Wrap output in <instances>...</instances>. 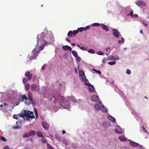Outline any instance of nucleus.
<instances>
[{
	"instance_id": "f257e3e1",
	"label": "nucleus",
	"mask_w": 149,
	"mask_h": 149,
	"mask_svg": "<svg viewBox=\"0 0 149 149\" xmlns=\"http://www.w3.org/2000/svg\"><path fill=\"white\" fill-rule=\"evenodd\" d=\"M40 36L38 35L37 37V44L36 47H39V49L42 50L44 47L45 45L48 43V41L50 40L51 38L49 35L47 33H45L42 34Z\"/></svg>"
},
{
	"instance_id": "f03ea898",
	"label": "nucleus",
	"mask_w": 149,
	"mask_h": 149,
	"mask_svg": "<svg viewBox=\"0 0 149 149\" xmlns=\"http://www.w3.org/2000/svg\"><path fill=\"white\" fill-rule=\"evenodd\" d=\"M39 50H40L39 49V47H37L36 46V48L33 50L31 54L29 55L28 57L29 59L31 60L36 58L39 53Z\"/></svg>"
},
{
	"instance_id": "7ed1b4c3",
	"label": "nucleus",
	"mask_w": 149,
	"mask_h": 149,
	"mask_svg": "<svg viewBox=\"0 0 149 149\" xmlns=\"http://www.w3.org/2000/svg\"><path fill=\"white\" fill-rule=\"evenodd\" d=\"M20 116L22 117L26 116L28 118H31V119L35 118V116L33 111H27L25 110L22 111Z\"/></svg>"
},
{
	"instance_id": "20e7f679",
	"label": "nucleus",
	"mask_w": 149,
	"mask_h": 149,
	"mask_svg": "<svg viewBox=\"0 0 149 149\" xmlns=\"http://www.w3.org/2000/svg\"><path fill=\"white\" fill-rule=\"evenodd\" d=\"M91 100L93 102H97V103H98L100 105L101 102L98 100L99 99L98 96L94 95L91 97Z\"/></svg>"
},
{
	"instance_id": "39448f33",
	"label": "nucleus",
	"mask_w": 149,
	"mask_h": 149,
	"mask_svg": "<svg viewBox=\"0 0 149 149\" xmlns=\"http://www.w3.org/2000/svg\"><path fill=\"white\" fill-rule=\"evenodd\" d=\"M135 3L139 7H143L146 6L145 2L141 0L136 1Z\"/></svg>"
},
{
	"instance_id": "423d86ee",
	"label": "nucleus",
	"mask_w": 149,
	"mask_h": 149,
	"mask_svg": "<svg viewBox=\"0 0 149 149\" xmlns=\"http://www.w3.org/2000/svg\"><path fill=\"white\" fill-rule=\"evenodd\" d=\"M25 76L27 77V79L29 81H30L32 77V75L29 71H27L25 74Z\"/></svg>"
},
{
	"instance_id": "0eeeda50",
	"label": "nucleus",
	"mask_w": 149,
	"mask_h": 149,
	"mask_svg": "<svg viewBox=\"0 0 149 149\" xmlns=\"http://www.w3.org/2000/svg\"><path fill=\"white\" fill-rule=\"evenodd\" d=\"M113 36L116 38H119V33L118 30L116 29L113 30Z\"/></svg>"
},
{
	"instance_id": "6e6552de",
	"label": "nucleus",
	"mask_w": 149,
	"mask_h": 149,
	"mask_svg": "<svg viewBox=\"0 0 149 149\" xmlns=\"http://www.w3.org/2000/svg\"><path fill=\"white\" fill-rule=\"evenodd\" d=\"M28 96L29 97V100L30 102L32 104H33L34 100H33L32 97V95L31 93L30 92H28Z\"/></svg>"
},
{
	"instance_id": "1a4fd4ad",
	"label": "nucleus",
	"mask_w": 149,
	"mask_h": 149,
	"mask_svg": "<svg viewBox=\"0 0 149 149\" xmlns=\"http://www.w3.org/2000/svg\"><path fill=\"white\" fill-rule=\"evenodd\" d=\"M129 141L130 142L129 143V145L133 147H137L139 145V144L133 141L132 140H130Z\"/></svg>"
},
{
	"instance_id": "9d476101",
	"label": "nucleus",
	"mask_w": 149,
	"mask_h": 149,
	"mask_svg": "<svg viewBox=\"0 0 149 149\" xmlns=\"http://www.w3.org/2000/svg\"><path fill=\"white\" fill-rule=\"evenodd\" d=\"M30 88L32 91H33L37 90L38 88V87L35 84H33L31 86Z\"/></svg>"
},
{
	"instance_id": "9b49d317",
	"label": "nucleus",
	"mask_w": 149,
	"mask_h": 149,
	"mask_svg": "<svg viewBox=\"0 0 149 149\" xmlns=\"http://www.w3.org/2000/svg\"><path fill=\"white\" fill-rule=\"evenodd\" d=\"M63 49L65 51L68 50L70 51H72V48L70 46L68 45H65V46H62Z\"/></svg>"
},
{
	"instance_id": "f8f14e48",
	"label": "nucleus",
	"mask_w": 149,
	"mask_h": 149,
	"mask_svg": "<svg viewBox=\"0 0 149 149\" xmlns=\"http://www.w3.org/2000/svg\"><path fill=\"white\" fill-rule=\"evenodd\" d=\"M88 86H89L88 88V89L89 90V91L90 92H94L95 91V88L93 85L91 84V85Z\"/></svg>"
},
{
	"instance_id": "ddd939ff",
	"label": "nucleus",
	"mask_w": 149,
	"mask_h": 149,
	"mask_svg": "<svg viewBox=\"0 0 149 149\" xmlns=\"http://www.w3.org/2000/svg\"><path fill=\"white\" fill-rule=\"evenodd\" d=\"M42 126L45 129H47L49 127L48 123L46 122H43L42 123Z\"/></svg>"
},
{
	"instance_id": "4468645a",
	"label": "nucleus",
	"mask_w": 149,
	"mask_h": 149,
	"mask_svg": "<svg viewBox=\"0 0 149 149\" xmlns=\"http://www.w3.org/2000/svg\"><path fill=\"white\" fill-rule=\"evenodd\" d=\"M16 123L17 125L16 126H15L13 127V128H14V129H19L22 126V124L21 123L19 122L18 124V122H17Z\"/></svg>"
},
{
	"instance_id": "2eb2a0df",
	"label": "nucleus",
	"mask_w": 149,
	"mask_h": 149,
	"mask_svg": "<svg viewBox=\"0 0 149 149\" xmlns=\"http://www.w3.org/2000/svg\"><path fill=\"white\" fill-rule=\"evenodd\" d=\"M28 136H29L35 135L36 134V132L33 130H31L28 132Z\"/></svg>"
},
{
	"instance_id": "dca6fc26",
	"label": "nucleus",
	"mask_w": 149,
	"mask_h": 149,
	"mask_svg": "<svg viewBox=\"0 0 149 149\" xmlns=\"http://www.w3.org/2000/svg\"><path fill=\"white\" fill-rule=\"evenodd\" d=\"M107 118L108 119L111 120L113 122H115L116 121L115 118L110 115L108 116Z\"/></svg>"
},
{
	"instance_id": "f3484780",
	"label": "nucleus",
	"mask_w": 149,
	"mask_h": 149,
	"mask_svg": "<svg viewBox=\"0 0 149 149\" xmlns=\"http://www.w3.org/2000/svg\"><path fill=\"white\" fill-rule=\"evenodd\" d=\"M119 139L122 141H127V138L124 136H121L119 137Z\"/></svg>"
},
{
	"instance_id": "a211bd4d",
	"label": "nucleus",
	"mask_w": 149,
	"mask_h": 149,
	"mask_svg": "<svg viewBox=\"0 0 149 149\" xmlns=\"http://www.w3.org/2000/svg\"><path fill=\"white\" fill-rule=\"evenodd\" d=\"M102 28L103 30H105L106 31H108L109 30L107 26L106 25L103 24L102 26Z\"/></svg>"
},
{
	"instance_id": "6ab92c4d",
	"label": "nucleus",
	"mask_w": 149,
	"mask_h": 149,
	"mask_svg": "<svg viewBox=\"0 0 149 149\" xmlns=\"http://www.w3.org/2000/svg\"><path fill=\"white\" fill-rule=\"evenodd\" d=\"M21 99L22 101L23 102L24 100L26 101L28 99V98L25 95H21Z\"/></svg>"
},
{
	"instance_id": "aec40b11",
	"label": "nucleus",
	"mask_w": 149,
	"mask_h": 149,
	"mask_svg": "<svg viewBox=\"0 0 149 149\" xmlns=\"http://www.w3.org/2000/svg\"><path fill=\"white\" fill-rule=\"evenodd\" d=\"M100 109L104 112H106L107 111V109L104 106H101Z\"/></svg>"
},
{
	"instance_id": "412c9836",
	"label": "nucleus",
	"mask_w": 149,
	"mask_h": 149,
	"mask_svg": "<svg viewBox=\"0 0 149 149\" xmlns=\"http://www.w3.org/2000/svg\"><path fill=\"white\" fill-rule=\"evenodd\" d=\"M41 139H40V140L41 141L42 143H46L47 142V139H44V137H41Z\"/></svg>"
},
{
	"instance_id": "4be33fe9",
	"label": "nucleus",
	"mask_w": 149,
	"mask_h": 149,
	"mask_svg": "<svg viewBox=\"0 0 149 149\" xmlns=\"http://www.w3.org/2000/svg\"><path fill=\"white\" fill-rule=\"evenodd\" d=\"M37 135L38 137H44V136L40 132H36Z\"/></svg>"
},
{
	"instance_id": "5701e85b",
	"label": "nucleus",
	"mask_w": 149,
	"mask_h": 149,
	"mask_svg": "<svg viewBox=\"0 0 149 149\" xmlns=\"http://www.w3.org/2000/svg\"><path fill=\"white\" fill-rule=\"evenodd\" d=\"M88 82L89 81L87 79H85L84 81L85 83V85L87 86H90L91 85V84L90 83H88Z\"/></svg>"
},
{
	"instance_id": "b1692460",
	"label": "nucleus",
	"mask_w": 149,
	"mask_h": 149,
	"mask_svg": "<svg viewBox=\"0 0 149 149\" xmlns=\"http://www.w3.org/2000/svg\"><path fill=\"white\" fill-rule=\"evenodd\" d=\"M72 31H70L68 33L67 36L68 37L70 38L74 37L72 33Z\"/></svg>"
},
{
	"instance_id": "393cba45",
	"label": "nucleus",
	"mask_w": 149,
	"mask_h": 149,
	"mask_svg": "<svg viewBox=\"0 0 149 149\" xmlns=\"http://www.w3.org/2000/svg\"><path fill=\"white\" fill-rule=\"evenodd\" d=\"M79 76L80 77H83L85 75L84 71L82 70H81L79 72Z\"/></svg>"
},
{
	"instance_id": "a878e982",
	"label": "nucleus",
	"mask_w": 149,
	"mask_h": 149,
	"mask_svg": "<svg viewBox=\"0 0 149 149\" xmlns=\"http://www.w3.org/2000/svg\"><path fill=\"white\" fill-rule=\"evenodd\" d=\"M72 53L75 57H76L78 56V54L77 52L74 50H73L72 51Z\"/></svg>"
},
{
	"instance_id": "bb28decb",
	"label": "nucleus",
	"mask_w": 149,
	"mask_h": 149,
	"mask_svg": "<svg viewBox=\"0 0 149 149\" xmlns=\"http://www.w3.org/2000/svg\"><path fill=\"white\" fill-rule=\"evenodd\" d=\"M78 33V31L77 30H76L75 31L74 30L72 31V33L73 35V36H75L76 35H77Z\"/></svg>"
},
{
	"instance_id": "cd10ccee",
	"label": "nucleus",
	"mask_w": 149,
	"mask_h": 149,
	"mask_svg": "<svg viewBox=\"0 0 149 149\" xmlns=\"http://www.w3.org/2000/svg\"><path fill=\"white\" fill-rule=\"evenodd\" d=\"M22 82L24 84H26L27 82V78L24 77L23 78L22 80Z\"/></svg>"
},
{
	"instance_id": "c85d7f7f",
	"label": "nucleus",
	"mask_w": 149,
	"mask_h": 149,
	"mask_svg": "<svg viewBox=\"0 0 149 149\" xmlns=\"http://www.w3.org/2000/svg\"><path fill=\"white\" fill-rule=\"evenodd\" d=\"M25 88L26 91H28L29 90L30 85L29 84H25Z\"/></svg>"
},
{
	"instance_id": "c756f323",
	"label": "nucleus",
	"mask_w": 149,
	"mask_h": 149,
	"mask_svg": "<svg viewBox=\"0 0 149 149\" xmlns=\"http://www.w3.org/2000/svg\"><path fill=\"white\" fill-rule=\"evenodd\" d=\"M1 140L3 141L6 142L7 141L6 139L3 136H0V141Z\"/></svg>"
},
{
	"instance_id": "7c9ffc66",
	"label": "nucleus",
	"mask_w": 149,
	"mask_h": 149,
	"mask_svg": "<svg viewBox=\"0 0 149 149\" xmlns=\"http://www.w3.org/2000/svg\"><path fill=\"white\" fill-rule=\"evenodd\" d=\"M34 112L36 115V118H37L38 117V113L36 109H34Z\"/></svg>"
},
{
	"instance_id": "2f4dec72",
	"label": "nucleus",
	"mask_w": 149,
	"mask_h": 149,
	"mask_svg": "<svg viewBox=\"0 0 149 149\" xmlns=\"http://www.w3.org/2000/svg\"><path fill=\"white\" fill-rule=\"evenodd\" d=\"M110 124V123L106 121L103 123V126L104 127H107V125H108Z\"/></svg>"
},
{
	"instance_id": "473e14b6",
	"label": "nucleus",
	"mask_w": 149,
	"mask_h": 149,
	"mask_svg": "<svg viewBox=\"0 0 149 149\" xmlns=\"http://www.w3.org/2000/svg\"><path fill=\"white\" fill-rule=\"evenodd\" d=\"M63 143L65 144L66 146H67L68 145V141L65 139H63Z\"/></svg>"
},
{
	"instance_id": "72a5a7b5",
	"label": "nucleus",
	"mask_w": 149,
	"mask_h": 149,
	"mask_svg": "<svg viewBox=\"0 0 149 149\" xmlns=\"http://www.w3.org/2000/svg\"><path fill=\"white\" fill-rule=\"evenodd\" d=\"M94 108L96 110H99L100 109L99 105L97 104H96L94 105Z\"/></svg>"
},
{
	"instance_id": "f704fd0d",
	"label": "nucleus",
	"mask_w": 149,
	"mask_h": 149,
	"mask_svg": "<svg viewBox=\"0 0 149 149\" xmlns=\"http://www.w3.org/2000/svg\"><path fill=\"white\" fill-rule=\"evenodd\" d=\"M90 28V26H88L85 27H83V30L86 31L87 30L89 29Z\"/></svg>"
},
{
	"instance_id": "c9c22d12",
	"label": "nucleus",
	"mask_w": 149,
	"mask_h": 149,
	"mask_svg": "<svg viewBox=\"0 0 149 149\" xmlns=\"http://www.w3.org/2000/svg\"><path fill=\"white\" fill-rule=\"evenodd\" d=\"M88 52L91 54H94L95 53V51L93 49H90L88 50Z\"/></svg>"
},
{
	"instance_id": "e433bc0d",
	"label": "nucleus",
	"mask_w": 149,
	"mask_h": 149,
	"mask_svg": "<svg viewBox=\"0 0 149 149\" xmlns=\"http://www.w3.org/2000/svg\"><path fill=\"white\" fill-rule=\"evenodd\" d=\"M47 147L48 149H54L48 143H47Z\"/></svg>"
},
{
	"instance_id": "4c0bfd02",
	"label": "nucleus",
	"mask_w": 149,
	"mask_h": 149,
	"mask_svg": "<svg viewBox=\"0 0 149 149\" xmlns=\"http://www.w3.org/2000/svg\"><path fill=\"white\" fill-rule=\"evenodd\" d=\"M92 25L94 26H99L100 25V24L97 23H95L93 24Z\"/></svg>"
},
{
	"instance_id": "58836bf2",
	"label": "nucleus",
	"mask_w": 149,
	"mask_h": 149,
	"mask_svg": "<svg viewBox=\"0 0 149 149\" xmlns=\"http://www.w3.org/2000/svg\"><path fill=\"white\" fill-rule=\"evenodd\" d=\"M116 62L115 61H111L108 63V64L111 65H113L115 64Z\"/></svg>"
},
{
	"instance_id": "ea45409f",
	"label": "nucleus",
	"mask_w": 149,
	"mask_h": 149,
	"mask_svg": "<svg viewBox=\"0 0 149 149\" xmlns=\"http://www.w3.org/2000/svg\"><path fill=\"white\" fill-rule=\"evenodd\" d=\"M23 136L24 138H27L28 137H29V136H28V133H26L25 134H24Z\"/></svg>"
},
{
	"instance_id": "a19ab883",
	"label": "nucleus",
	"mask_w": 149,
	"mask_h": 149,
	"mask_svg": "<svg viewBox=\"0 0 149 149\" xmlns=\"http://www.w3.org/2000/svg\"><path fill=\"white\" fill-rule=\"evenodd\" d=\"M78 30V32L79 31L80 32H81L82 31H83V27H81L80 28H78V30Z\"/></svg>"
},
{
	"instance_id": "79ce46f5",
	"label": "nucleus",
	"mask_w": 149,
	"mask_h": 149,
	"mask_svg": "<svg viewBox=\"0 0 149 149\" xmlns=\"http://www.w3.org/2000/svg\"><path fill=\"white\" fill-rule=\"evenodd\" d=\"M97 54H98L101 55H102L104 54V53L100 51L98 52Z\"/></svg>"
},
{
	"instance_id": "37998d69",
	"label": "nucleus",
	"mask_w": 149,
	"mask_h": 149,
	"mask_svg": "<svg viewBox=\"0 0 149 149\" xmlns=\"http://www.w3.org/2000/svg\"><path fill=\"white\" fill-rule=\"evenodd\" d=\"M126 73L128 74H130L131 73V71L129 69H127L126 70Z\"/></svg>"
},
{
	"instance_id": "c03bdc74",
	"label": "nucleus",
	"mask_w": 149,
	"mask_h": 149,
	"mask_svg": "<svg viewBox=\"0 0 149 149\" xmlns=\"http://www.w3.org/2000/svg\"><path fill=\"white\" fill-rule=\"evenodd\" d=\"M80 49L83 50H86V47L84 46H81L80 47Z\"/></svg>"
},
{
	"instance_id": "a18cd8bd",
	"label": "nucleus",
	"mask_w": 149,
	"mask_h": 149,
	"mask_svg": "<svg viewBox=\"0 0 149 149\" xmlns=\"http://www.w3.org/2000/svg\"><path fill=\"white\" fill-rule=\"evenodd\" d=\"M76 57V60L77 61H80L81 59V58L79 57H78V56Z\"/></svg>"
},
{
	"instance_id": "49530a36",
	"label": "nucleus",
	"mask_w": 149,
	"mask_h": 149,
	"mask_svg": "<svg viewBox=\"0 0 149 149\" xmlns=\"http://www.w3.org/2000/svg\"><path fill=\"white\" fill-rule=\"evenodd\" d=\"M142 130L145 133H148V131L146 130L145 128L143 126H142Z\"/></svg>"
},
{
	"instance_id": "de8ad7c7",
	"label": "nucleus",
	"mask_w": 149,
	"mask_h": 149,
	"mask_svg": "<svg viewBox=\"0 0 149 149\" xmlns=\"http://www.w3.org/2000/svg\"><path fill=\"white\" fill-rule=\"evenodd\" d=\"M45 66H46V64H45L42 67L41 69L42 70H45Z\"/></svg>"
},
{
	"instance_id": "09e8293b",
	"label": "nucleus",
	"mask_w": 149,
	"mask_h": 149,
	"mask_svg": "<svg viewBox=\"0 0 149 149\" xmlns=\"http://www.w3.org/2000/svg\"><path fill=\"white\" fill-rule=\"evenodd\" d=\"M131 15L132 17H133V11H131L130 13L128 15Z\"/></svg>"
},
{
	"instance_id": "8fccbe9b",
	"label": "nucleus",
	"mask_w": 149,
	"mask_h": 149,
	"mask_svg": "<svg viewBox=\"0 0 149 149\" xmlns=\"http://www.w3.org/2000/svg\"><path fill=\"white\" fill-rule=\"evenodd\" d=\"M138 147L140 148V149H143V146H141V145H140L139 144V145L138 146Z\"/></svg>"
},
{
	"instance_id": "3c124183",
	"label": "nucleus",
	"mask_w": 149,
	"mask_h": 149,
	"mask_svg": "<svg viewBox=\"0 0 149 149\" xmlns=\"http://www.w3.org/2000/svg\"><path fill=\"white\" fill-rule=\"evenodd\" d=\"M86 79V77H83L81 78V80L82 81L84 82V81L85 80V79Z\"/></svg>"
},
{
	"instance_id": "603ef678",
	"label": "nucleus",
	"mask_w": 149,
	"mask_h": 149,
	"mask_svg": "<svg viewBox=\"0 0 149 149\" xmlns=\"http://www.w3.org/2000/svg\"><path fill=\"white\" fill-rule=\"evenodd\" d=\"M66 40L68 41V42H70V43H71V42H70V41L71 40L69 38H66Z\"/></svg>"
},
{
	"instance_id": "864d4df0",
	"label": "nucleus",
	"mask_w": 149,
	"mask_h": 149,
	"mask_svg": "<svg viewBox=\"0 0 149 149\" xmlns=\"http://www.w3.org/2000/svg\"><path fill=\"white\" fill-rule=\"evenodd\" d=\"M106 61V59L105 58H104L102 59V62L103 63H105Z\"/></svg>"
},
{
	"instance_id": "5fc2aeb1",
	"label": "nucleus",
	"mask_w": 149,
	"mask_h": 149,
	"mask_svg": "<svg viewBox=\"0 0 149 149\" xmlns=\"http://www.w3.org/2000/svg\"><path fill=\"white\" fill-rule=\"evenodd\" d=\"M115 132L117 133H121V132H119L118 131L117 129H115Z\"/></svg>"
},
{
	"instance_id": "6e6d98bb",
	"label": "nucleus",
	"mask_w": 149,
	"mask_h": 149,
	"mask_svg": "<svg viewBox=\"0 0 149 149\" xmlns=\"http://www.w3.org/2000/svg\"><path fill=\"white\" fill-rule=\"evenodd\" d=\"M138 17V15H137L136 14H135L134 15H133L132 17H135V18H137Z\"/></svg>"
},
{
	"instance_id": "4d7b16f0",
	"label": "nucleus",
	"mask_w": 149,
	"mask_h": 149,
	"mask_svg": "<svg viewBox=\"0 0 149 149\" xmlns=\"http://www.w3.org/2000/svg\"><path fill=\"white\" fill-rule=\"evenodd\" d=\"M143 24L144 25V26H148V24L147 23H145L144 22H143Z\"/></svg>"
},
{
	"instance_id": "13d9d810",
	"label": "nucleus",
	"mask_w": 149,
	"mask_h": 149,
	"mask_svg": "<svg viewBox=\"0 0 149 149\" xmlns=\"http://www.w3.org/2000/svg\"><path fill=\"white\" fill-rule=\"evenodd\" d=\"M72 98L73 100L74 101V100H75V97H73V96H72V97L70 98V99H71Z\"/></svg>"
},
{
	"instance_id": "bf43d9fd",
	"label": "nucleus",
	"mask_w": 149,
	"mask_h": 149,
	"mask_svg": "<svg viewBox=\"0 0 149 149\" xmlns=\"http://www.w3.org/2000/svg\"><path fill=\"white\" fill-rule=\"evenodd\" d=\"M98 74H101V72L100 71V70H97V72H96Z\"/></svg>"
},
{
	"instance_id": "052dcab7",
	"label": "nucleus",
	"mask_w": 149,
	"mask_h": 149,
	"mask_svg": "<svg viewBox=\"0 0 149 149\" xmlns=\"http://www.w3.org/2000/svg\"><path fill=\"white\" fill-rule=\"evenodd\" d=\"M92 70L93 71H94L95 72H97V70H96L94 69H92Z\"/></svg>"
},
{
	"instance_id": "680f3d73",
	"label": "nucleus",
	"mask_w": 149,
	"mask_h": 149,
	"mask_svg": "<svg viewBox=\"0 0 149 149\" xmlns=\"http://www.w3.org/2000/svg\"><path fill=\"white\" fill-rule=\"evenodd\" d=\"M61 101H62V102H64V101H65V100L63 98V97H61Z\"/></svg>"
},
{
	"instance_id": "e2e57ef3",
	"label": "nucleus",
	"mask_w": 149,
	"mask_h": 149,
	"mask_svg": "<svg viewBox=\"0 0 149 149\" xmlns=\"http://www.w3.org/2000/svg\"><path fill=\"white\" fill-rule=\"evenodd\" d=\"M121 39L122 40V43H123L124 42V38L122 37L121 38Z\"/></svg>"
},
{
	"instance_id": "0e129e2a",
	"label": "nucleus",
	"mask_w": 149,
	"mask_h": 149,
	"mask_svg": "<svg viewBox=\"0 0 149 149\" xmlns=\"http://www.w3.org/2000/svg\"><path fill=\"white\" fill-rule=\"evenodd\" d=\"M62 133H63V134H64L65 133H66V132L64 130H62Z\"/></svg>"
},
{
	"instance_id": "69168bd1",
	"label": "nucleus",
	"mask_w": 149,
	"mask_h": 149,
	"mask_svg": "<svg viewBox=\"0 0 149 149\" xmlns=\"http://www.w3.org/2000/svg\"><path fill=\"white\" fill-rule=\"evenodd\" d=\"M71 45H72V46H75L76 45V44H75V43H72L71 44Z\"/></svg>"
},
{
	"instance_id": "338daca9",
	"label": "nucleus",
	"mask_w": 149,
	"mask_h": 149,
	"mask_svg": "<svg viewBox=\"0 0 149 149\" xmlns=\"http://www.w3.org/2000/svg\"><path fill=\"white\" fill-rule=\"evenodd\" d=\"M118 43H121V42H122L121 41V40H119L118 41Z\"/></svg>"
},
{
	"instance_id": "774afa93",
	"label": "nucleus",
	"mask_w": 149,
	"mask_h": 149,
	"mask_svg": "<svg viewBox=\"0 0 149 149\" xmlns=\"http://www.w3.org/2000/svg\"><path fill=\"white\" fill-rule=\"evenodd\" d=\"M75 71L76 73H77V70L76 68H75Z\"/></svg>"
}]
</instances>
